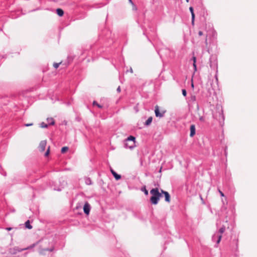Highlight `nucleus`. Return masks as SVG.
<instances>
[{
  "label": "nucleus",
  "mask_w": 257,
  "mask_h": 257,
  "mask_svg": "<svg viewBox=\"0 0 257 257\" xmlns=\"http://www.w3.org/2000/svg\"><path fill=\"white\" fill-rule=\"evenodd\" d=\"M40 241H41V240H40L37 241L36 242L31 244V245H30L26 248H20L18 246H15L13 248H10L9 249V252L12 254H15L18 252H21L23 250L32 249L33 248L35 247L36 245H37Z\"/></svg>",
  "instance_id": "1"
},
{
  "label": "nucleus",
  "mask_w": 257,
  "mask_h": 257,
  "mask_svg": "<svg viewBox=\"0 0 257 257\" xmlns=\"http://www.w3.org/2000/svg\"><path fill=\"white\" fill-rule=\"evenodd\" d=\"M217 110L213 114V117L217 119L220 125L222 126L224 124V115L223 113L222 108H217Z\"/></svg>",
  "instance_id": "2"
},
{
  "label": "nucleus",
  "mask_w": 257,
  "mask_h": 257,
  "mask_svg": "<svg viewBox=\"0 0 257 257\" xmlns=\"http://www.w3.org/2000/svg\"><path fill=\"white\" fill-rule=\"evenodd\" d=\"M150 194L152 195L150 198V202L152 204L156 205L159 202V189L158 188H153L150 191Z\"/></svg>",
  "instance_id": "3"
},
{
  "label": "nucleus",
  "mask_w": 257,
  "mask_h": 257,
  "mask_svg": "<svg viewBox=\"0 0 257 257\" xmlns=\"http://www.w3.org/2000/svg\"><path fill=\"white\" fill-rule=\"evenodd\" d=\"M135 137L130 136L125 140L124 146L126 148L133 149L135 145Z\"/></svg>",
  "instance_id": "4"
},
{
  "label": "nucleus",
  "mask_w": 257,
  "mask_h": 257,
  "mask_svg": "<svg viewBox=\"0 0 257 257\" xmlns=\"http://www.w3.org/2000/svg\"><path fill=\"white\" fill-rule=\"evenodd\" d=\"M209 66L213 70L217 69V60L215 55H211L209 58Z\"/></svg>",
  "instance_id": "5"
},
{
  "label": "nucleus",
  "mask_w": 257,
  "mask_h": 257,
  "mask_svg": "<svg viewBox=\"0 0 257 257\" xmlns=\"http://www.w3.org/2000/svg\"><path fill=\"white\" fill-rule=\"evenodd\" d=\"M166 110L162 109L161 110L158 105H156L155 107V113L156 117H163L164 116Z\"/></svg>",
  "instance_id": "6"
},
{
  "label": "nucleus",
  "mask_w": 257,
  "mask_h": 257,
  "mask_svg": "<svg viewBox=\"0 0 257 257\" xmlns=\"http://www.w3.org/2000/svg\"><path fill=\"white\" fill-rule=\"evenodd\" d=\"M221 239V235H220L219 233L216 232L213 235L212 237V240L214 242H216V244L214 245L215 247H217L218 244L219 243Z\"/></svg>",
  "instance_id": "7"
},
{
  "label": "nucleus",
  "mask_w": 257,
  "mask_h": 257,
  "mask_svg": "<svg viewBox=\"0 0 257 257\" xmlns=\"http://www.w3.org/2000/svg\"><path fill=\"white\" fill-rule=\"evenodd\" d=\"M169 49L167 48L165 49H160L159 50H158V53L160 55L161 58L162 57L164 54L167 55L169 53Z\"/></svg>",
  "instance_id": "8"
},
{
  "label": "nucleus",
  "mask_w": 257,
  "mask_h": 257,
  "mask_svg": "<svg viewBox=\"0 0 257 257\" xmlns=\"http://www.w3.org/2000/svg\"><path fill=\"white\" fill-rule=\"evenodd\" d=\"M90 205L88 202H86L83 206V211L85 214L88 215L90 211Z\"/></svg>",
  "instance_id": "9"
},
{
  "label": "nucleus",
  "mask_w": 257,
  "mask_h": 257,
  "mask_svg": "<svg viewBox=\"0 0 257 257\" xmlns=\"http://www.w3.org/2000/svg\"><path fill=\"white\" fill-rule=\"evenodd\" d=\"M46 146V141H42L39 144V149L41 151L43 152L45 150Z\"/></svg>",
  "instance_id": "10"
},
{
  "label": "nucleus",
  "mask_w": 257,
  "mask_h": 257,
  "mask_svg": "<svg viewBox=\"0 0 257 257\" xmlns=\"http://www.w3.org/2000/svg\"><path fill=\"white\" fill-rule=\"evenodd\" d=\"M189 10H190V12H191V22H192V24L193 25L194 24V20H195V14H194V13L193 8L192 7H190L189 8Z\"/></svg>",
  "instance_id": "11"
},
{
  "label": "nucleus",
  "mask_w": 257,
  "mask_h": 257,
  "mask_svg": "<svg viewBox=\"0 0 257 257\" xmlns=\"http://www.w3.org/2000/svg\"><path fill=\"white\" fill-rule=\"evenodd\" d=\"M190 130V136L191 137H193L195 135V132H196L195 125L194 124L191 125Z\"/></svg>",
  "instance_id": "12"
},
{
  "label": "nucleus",
  "mask_w": 257,
  "mask_h": 257,
  "mask_svg": "<svg viewBox=\"0 0 257 257\" xmlns=\"http://www.w3.org/2000/svg\"><path fill=\"white\" fill-rule=\"evenodd\" d=\"M54 250V247H52L50 248H40L39 249V252L40 254H43L44 253L45 251H52Z\"/></svg>",
  "instance_id": "13"
},
{
  "label": "nucleus",
  "mask_w": 257,
  "mask_h": 257,
  "mask_svg": "<svg viewBox=\"0 0 257 257\" xmlns=\"http://www.w3.org/2000/svg\"><path fill=\"white\" fill-rule=\"evenodd\" d=\"M164 195V197H165V201H166L168 203L170 202L171 197H170L169 193L167 191Z\"/></svg>",
  "instance_id": "14"
},
{
  "label": "nucleus",
  "mask_w": 257,
  "mask_h": 257,
  "mask_svg": "<svg viewBox=\"0 0 257 257\" xmlns=\"http://www.w3.org/2000/svg\"><path fill=\"white\" fill-rule=\"evenodd\" d=\"M47 121L49 125H53L55 124V120L52 117L47 118Z\"/></svg>",
  "instance_id": "15"
},
{
  "label": "nucleus",
  "mask_w": 257,
  "mask_h": 257,
  "mask_svg": "<svg viewBox=\"0 0 257 257\" xmlns=\"http://www.w3.org/2000/svg\"><path fill=\"white\" fill-rule=\"evenodd\" d=\"M153 117L152 116L149 117L148 119L145 122V125L149 126L151 124L152 122Z\"/></svg>",
  "instance_id": "16"
},
{
  "label": "nucleus",
  "mask_w": 257,
  "mask_h": 257,
  "mask_svg": "<svg viewBox=\"0 0 257 257\" xmlns=\"http://www.w3.org/2000/svg\"><path fill=\"white\" fill-rule=\"evenodd\" d=\"M56 13L59 16L62 17L64 15V11L62 9L58 8L56 10Z\"/></svg>",
  "instance_id": "17"
},
{
  "label": "nucleus",
  "mask_w": 257,
  "mask_h": 257,
  "mask_svg": "<svg viewBox=\"0 0 257 257\" xmlns=\"http://www.w3.org/2000/svg\"><path fill=\"white\" fill-rule=\"evenodd\" d=\"M196 101V97L195 95H192L189 99V101L191 103H194Z\"/></svg>",
  "instance_id": "18"
},
{
  "label": "nucleus",
  "mask_w": 257,
  "mask_h": 257,
  "mask_svg": "<svg viewBox=\"0 0 257 257\" xmlns=\"http://www.w3.org/2000/svg\"><path fill=\"white\" fill-rule=\"evenodd\" d=\"M112 175L116 180H118L121 178V175L117 174L116 172H115Z\"/></svg>",
  "instance_id": "19"
},
{
  "label": "nucleus",
  "mask_w": 257,
  "mask_h": 257,
  "mask_svg": "<svg viewBox=\"0 0 257 257\" xmlns=\"http://www.w3.org/2000/svg\"><path fill=\"white\" fill-rule=\"evenodd\" d=\"M69 149V148L68 147H63L62 148L61 152L62 154H64L66 153Z\"/></svg>",
  "instance_id": "20"
},
{
  "label": "nucleus",
  "mask_w": 257,
  "mask_h": 257,
  "mask_svg": "<svg viewBox=\"0 0 257 257\" xmlns=\"http://www.w3.org/2000/svg\"><path fill=\"white\" fill-rule=\"evenodd\" d=\"M225 228L224 227H221L218 231H216L217 233H219L220 235L222 236V234L225 231Z\"/></svg>",
  "instance_id": "21"
},
{
  "label": "nucleus",
  "mask_w": 257,
  "mask_h": 257,
  "mask_svg": "<svg viewBox=\"0 0 257 257\" xmlns=\"http://www.w3.org/2000/svg\"><path fill=\"white\" fill-rule=\"evenodd\" d=\"M40 127H42V128H47L48 126V124H46V123H45L44 122H41L40 124Z\"/></svg>",
  "instance_id": "22"
},
{
  "label": "nucleus",
  "mask_w": 257,
  "mask_h": 257,
  "mask_svg": "<svg viewBox=\"0 0 257 257\" xmlns=\"http://www.w3.org/2000/svg\"><path fill=\"white\" fill-rule=\"evenodd\" d=\"M141 190L144 192L146 195H148V191L147 190L146 186H144L142 188Z\"/></svg>",
  "instance_id": "23"
},
{
  "label": "nucleus",
  "mask_w": 257,
  "mask_h": 257,
  "mask_svg": "<svg viewBox=\"0 0 257 257\" xmlns=\"http://www.w3.org/2000/svg\"><path fill=\"white\" fill-rule=\"evenodd\" d=\"M93 105H96L98 108H101L102 106L98 104L96 101L93 102Z\"/></svg>",
  "instance_id": "24"
},
{
  "label": "nucleus",
  "mask_w": 257,
  "mask_h": 257,
  "mask_svg": "<svg viewBox=\"0 0 257 257\" xmlns=\"http://www.w3.org/2000/svg\"><path fill=\"white\" fill-rule=\"evenodd\" d=\"M85 182L87 185H91L92 184L91 180L89 178H86Z\"/></svg>",
  "instance_id": "25"
},
{
  "label": "nucleus",
  "mask_w": 257,
  "mask_h": 257,
  "mask_svg": "<svg viewBox=\"0 0 257 257\" xmlns=\"http://www.w3.org/2000/svg\"><path fill=\"white\" fill-rule=\"evenodd\" d=\"M62 63V62H60V63H54L53 64V66L55 68L57 69L58 68V67L59 66L60 64H61Z\"/></svg>",
  "instance_id": "26"
},
{
  "label": "nucleus",
  "mask_w": 257,
  "mask_h": 257,
  "mask_svg": "<svg viewBox=\"0 0 257 257\" xmlns=\"http://www.w3.org/2000/svg\"><path fill=\"white\" fill-rule=\"evenodd\" d=\"M50 153V147L48 148L47 151L45 153V156L47 157L49 155Z\"/></svg>",
  "instance_id": "27"
},
{
  "label": "nucleus",
  "mask_w": 257,
  "mask_h": 257,
  "mask_svg": "<svg viewBox=\"0 0 257 257\" xmlns=\"http://www.w3.org/2000/svg\"><path fill=\"white\" fill-rule=\"evenodd\" d=\"M182 94L184 96H186L187 95V91L185 89H183L182 90Z\"/></svg>",
  "instance_id": "28"
},
{
  "label": "nucleus",
  "mask_w": 257,
  "mask_h": 257,
  "mask_svg": "<svg viewBox=\"0 0 257 257\" xmlns=\"http://www.w3.org/2000/svg\"><path fill=\"white\" fill-rule=\"evenodd\" d=\"M30 223H31L30 220H28L23 225H30Z\"/></svg>",
  "instance_id": "29"
},
{
  "label": "nucleus",
  "mask_w": 257,
  "mask_h": 257,
  "mask_svg": "<svg viewBox=\"0 0 257 257\" xmlns=\"http://www.w3.org/2000/svg\"><path fill=\"white\" fill-rule=\"evenodd\" d=\"M218 192H219L220 196L222 197H224V193L220 189H218Z\"/></svg>",
  "instance_id": "30"
},
{
  "label": "nucleus",
  "mask_w": 257,
  "mask_h": 257,
  "mask_svg": "<svg viewBox=\"0 0 257 257\" xmlns=\"http://www.w3.org/2000/svg\"><path fill=\"white\" fill-rule=\"evenodd\" d=\"M192 60L193 61V64H196V57L193 56L192 57Z\"/></svg>",
  "instance_id": "31"
},
{
  "label": "nucleus",
  "mask_w": 257,
  "mask_h": 257,
  "mask_svg": "<svg viewBox=\"0 0 257 257\" xmlns=\"http://www.w3.org/2000/svg\"><path fill=\"white\" fill-rule=\"evenodd\" d=\"M67 59H68V63H69L73 60V58H72V57H70V56L68 57Z\"/></svg>",
  "instance_id": "32"
},
{
  "label": "nucleus",
  "mask_w": 257,
  "mask_h": 257,
  "mask_svg": "<svg viewBox=\"0 0 257 257\" xmlns=\"http://www.w3.org/2000/svg\"><path fill=\"white\" fill-rule=\"evenodd\" d=\"M33 125V123H25L24 124V125L25 126H32Z\"/></svg>",
  "instance_id": "33"
},
{
  "label": "nucleus",
  "mask_w": 257,
  "mask_h": 257,
  "mask_svg": "<svg viewBox=\"0 0 257 257\" xmlns=\"http://www.w3.org/2000/svg\"><path fill=\"white\" fill-rule=\"evenodd\" d=\"M199 120L202 121V122H204V120H205L204 117L203 116H200L199 117Z\"/></svg>",
  "instance_id": "34"
},
{
  "label": "nucleus",
  "mask_w": 257,
  "mask_h": 257,
  "mask_svg": "<svg viewBox=\"0 0 257 257\" xmlns=\"http://www.w3.org/2000/svg\"><path fill=\"white\" fill-rule=\"evenodd\" d=\"M193 68H194V71H196L197 70L196 64H193Z\"/></svg>",
  "instance_id": "35"
},
{
  "label": "nucleus",
  "mask_w": 257,
  "mask_h": 257,
  "mask_svg": "<svg viewBox=\"0 0 257 257\" xmlns=\"http://www.w3.org/2000/svg\"><path fill=\"white\" fill-rule=\"evenodd\" d=\"M163 194H162L159 191V197H158V200H160V198L163 196Z\"/></svg>",
  "instance_id": "36"
},
{
  "label": "nucleus",
  "mask_w": 257,
  "mask_h": 257,
  "mask_svg": "<svg viewBox=\"0 0 257 257\" xmlns=\"http://www.w3.org/2000/svg\"><path fill=\"white\" fill-rule=\"evenodd\" d=\"M205 42L206 45H207V35H206L205 37Z\"/></svg>",
  "instance_id": "37"
},
{
  "label": "nucleus",
  "mask_w": 257,
  "mask_h": 257,
  "mask_svg": "<svg viewBox=\"0 0 257 257\" xmlns=\"http://www.w3.org/2000/svg\"><path fill=\"white\" fill-rule=\"evenodd\" d=\"M117 92L119 93L121 91L120 87L119 86L116 89Z\"/></svg>",
  "instance_id": "38"
},
{
  "label": "nucleus",
  "mask_w": 257,
  "mask_h": 257,
  "mask_svg": "<svg viewBox=\"0 0 257 257\" xmlns=\"http://www.w3.org/2000/svg\"><path fill=\"white\" fill-rule=\"evenodd\" d=\"M26 228L31 229L32 228L33 226H25Z\"/></svg>",
  "instance_id": "39"
},
{
  "label": "nucleus",
  "mask_w": 257,
  "mask_h": 257,
  "mask_svg": "<svg viewBox=\"0 0 257 257\" xmlns=\"http://www.w3.org/2000/svg\"><path fill=\"white\" fill-rule=\"evenodd\" d=\"M199 36H201L203 35V32L201 31H199L198 32Z\"/></svg>",
  "instance_id": "40"
},
{
  "label": "nucleus",
  "mask_w": 257,
  "mask_h": 257,
  "mask_svg": "<svg viewBox=\"0 0 257 257\" xmlns=\"http://www.w3.org/2000/svg\"><path fill=\"white\" fill-rule=\"evenodd\" d=\"M13 229L12 227H7L5 228L6 230H8V231H10L12 229Z\"/></svg>",
  "instance_id": "41"
},
{
  "label": "nucleus",
  "mask_w": 257,
  "mask_h": 257,
  "mask_svg": "<svg viewBox=\"0 0 257 257\" xmlns=\"http://www.w3.org/2000/svg\"><path fill=\"white\" fill-rule=\"evenodd\" d=\"M166 191H164V190H163L162 189H161V192L160 193H162V194L164 195L166 193Z\"/></svg>",
  "instance_id": "42"
},
{
  "label": "nucleus",
  "mask_w": 257,
  "mask_h": 257,
  "mask_svg": "<svg viewBox=\"0 0 257 257\" xmlns=\"http://www.w3.org/2000/svg\"><path fill=\"white\" fill-rule=\"evenodd\" d=\"M110 172L112 174V175H113L115 172L112 169H110Z\"/></svg>",
  "instance_id": "43"
},
{
  "label": "nucleus",
  "mask_w": 257,
  "mask_h": 257,
  "mask_svg": "<svg viewBox=\"0 0 257 257\" xmlns=\"http://www.w3.org/2000/svg\"><path fill=\"white\" fill-rule=\"evenodd\" d=\"M130 3H131L132 5L135 6L134 3L133 2L132 0H128Z\"/></svg>",
  "instance_id": "44"
},
{
  "label": "nucleus",
  "mask_w": 257,
  "mask_h": 257,
  "mask_svg": "<svg viewBox=\"0 0 257 257\" xmlns=\"http://www.w3.org/2000/svg\"><path fill=\"white\" fill-rule=\"evenodd\" d=\"M191 86H192V87H193V88L194 87V84H193V83H192Z\"/></svg>",
  "instance_id": "45"
},
{
  "label": "nucleus",
  "mask_w": 257,
  "mask_h": 257,
  "mask_svg": "<svg viewBox=\"0 0 257 257\" xmlns=\"http://www.w3.org/2000/svg\"><path fill=\"white\" fill-rule=\"evenodd\" d=\"M130 71H131V72H133V70H132V68L131 69Z\"/></svg>",
  "instance_id": "46"
},
{
  "label": "nucleus",
  "mask_w": 257,
  "mask_h": 257,
  "mask_svg": "<svg viewBox=\"0 0 257 257\" xmlns=\"http://www.w3.org/2000/svg\"><path fill=\"white\" fill-rule=\"evenodd\" d=\"M187 3L189 2V0H186Z\"/></svg>",
  "instance_id": "47"
}]
</instances>
